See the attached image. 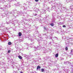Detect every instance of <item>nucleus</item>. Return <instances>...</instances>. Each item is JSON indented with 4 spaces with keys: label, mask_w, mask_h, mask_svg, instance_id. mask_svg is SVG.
Segmentation results:
<instances>
[{
    "label": "nucleus",
    "mask_w": 73,
    "mask_h": 73,
    "mask_svg": "<svg viewBox=\"0 0 73 73\" xmlns=\"http://www.w3.org/2000/svg\"><path fill=\"white\" fill-rule=\"evenodd\" d=\"M0 66L1 68H2L4 71H6L7 67L5 65V62H1L0 63Z\"/></svg>",
    "instance_id": "f257e3e1"
},
{
    "label": "nucleus",
    "mask_w": 73,
    "mask_h": 73,
    "mask_svg": "<svg viewBox=\"0 0 73 73\" xmlns=\"http://www.w3.org/2000/svg\"><path fill=\"white\" fill-rule=\"evenodd\" d=\"M52 9H55L54 11H56V12L57 13H60V9L58 8V7L56 6H56H52V7H51Z\"/></svg>",
    "instance_id": "f03ea898"
},
{
    "label": "nucleus",
    "mask_w": 73,
    "mask_h": 73,
    "mask_svg": "<svg viewBox=\"0 0 73 73\" xmlns=\"http://www.w3.org/2000/svg\"><path fill=\"white\" fill-rule=\"evenodd\" d=\"M37 41L39 42V43H38V45H37V47H35V49H37V50H40V48H41V46L40 45V41H41V40H37Z\"/></svg>",
    "instance_id": "7ed1b4c3"
},
{
    "label": "nucleus",
    "mask_w": 73,
    "mask_h": 73,
    "mask_svg": "<svg viewBox=\"0 0 73 73\" xmlns=\"http://www.w3.org/2000/svg\"><path fill=\"white\" fill-rule=\"evenodd\" d=\"M43 36H45V38H46V39H47L48 38H49L50 39H52V38H51V37H50V36H46V34H44L43 35Z\"/></svg>",
    "instance_id": "20e7f679"
},
{
    "label": "nucleus",
    "mask_w": 73,
    "mask_h": 73,
    "mask_svg": "<svg viewBox=\"0 0 73 73\" xmlns=\"http://www.w3.org/2000/svg\"><path fill=\"white\" fill-rule=\"evenodd\" d=\"M27 37L28 38H29V40H30L31 41H33L34 40V39H33L32 38V37L31 36H30L29 35H27Z\"/></svg>",
    "instance_id": "39448f33"
},
{
    "label": "nucleus",
    "mask_w": 73,
    "mask_h": 73,
    "mask_svg": "<svg viewBox=\"0 0 73 73\" xmlns=\"http://www.w3.org/2000/svg\"><path fill=\"white\" fill-rule=\"evenodd\" d=\"M21 9L23 10V11H25L27 10V7L23 6L22 7Z\"/></svg>",
    "instance_id": "423d86ee"
},
{
    "label": "nucleus",
    "mask_w": 73,
    "mask_h": 73,
    "mask_svg": "<svg viewBox=\"0 0 73 73\" xmlns=\"http://www.w3.org/2000/svg\"><path fill=\"white\" fill-rule=\"evenodd\" d=\"M41 13H42H42H46V10L42 9L41 11Z\"/></svg>",
    "instance_id": "0eeeda50"
},
{
    "label": "nucleus",
    "mask_w": 73,
    "mask_h": 73,
    "mask_svg": "<svg viewBox=\"0 0 73 73\" xmlns=\"http://www.w3.org/2000/svg\"><path fill=\"white\" fill-rule=\"evenodd\" d=\"M52 41H54V40H58V38L56 37H52Z\"/></svg>",
    "instance_id": "6e6552de"
},
{
    "label": "nucleus",
    "mask_w": 73,
    "mask_h": 73,
    "mask_svg": "<svg viewBox=\"0 0 73 73\" xmlns=\"http://www.w3.org/2000/svg\"><path fill=\"white\" fill-rule=\"evenodd\" d=\"M18 14V15H23V13H22V11H21L20 12H18L17 13Z\"/></svg>",
    "instance_id": "1a4fd4ad"
},
{
    "label": "nucleus",
    "mask_w": 73,
    "mask_h": 73,
    "mask_svg": "<svg viewBox=\"0 0 73 73\" xmlns=\"http://www.w3.org/2000/svg\"><path fill=\"white\" fill-rule=\"evenodd\" d=\"M1 15L3 17H5L7 16V14L5 13H1Z\"/></svg>",
    "instance_id": "9d476101"
},
{
    "label": "nucleus",
    "mask_w": 73,
    "mask_h": 73,
    "mask_svg": "<svg viewBox=\"0 0 73 73\" xmlns=\"http://www.w3.org/2000/svg\"><path fill=\"white\" fill-rule=\"evenodd\" d=\"M56 20V19H55V17H52V23H54L55 22V20Z\"/></svg>",
    "instance_id": "9b49d317"
},
{
    "label": "nucleus",
    "mask_w": 73,
    "mask_h": 73,
    "mask_svg": "<svg viewBox=\"0 0 73 73\" xmlns=\"http://www.w3.org/2000/svg\"><path fill=\"white\" fill-rule=\"evenodd\" d=\"M70 8L72 9H73V6L72 5V4H71L70 5Z\"/></svg>",
    "instance_id": "f8f14e48"
},
{
    "label": "nucleus",
    "mask_w": 73,
    "mask_h": 73,
    "mask_svg": "<svg viewBox=\"0 0 73 73\" xmlns=\"http://www.w3.org/2000/svg\"><path fill=\"white\" fill-rule=\"evenodd\" d=\"M19 36H21L22 35V34L21 32H19L18 33Z\"/></svg>",
    "instance_id": "ddd939ff"
},
{
    "label": "nucleus",
    "mask_w": 73,
    "mask_h": 73,
    "mask_svg": "<svg viewBox=\"0 0 73 73\" xmlns=\"http://www.w3.org/2000/svg\"><path fill=\"white\" fill-rule=\"evenodd\" d=\"M11 11L7 13V15H11Z\"/></svg>",
    "instance_id": "4468645a"
},
{
    "label": "nucleus",
    "mask_w": 73,
    "mask_h": 73,
    "mask_svg": "<svg viewBox=\"0 0 73 73\" xmlns=\"http://www.w3.org/2000/svg\"><path fill=\"white\" fill-rule=\"evenodd\" d=\"M11 11L7 13V15H11Z\"/></svg>",
    "instance_id": "2eb2a0df"
},
{
    "label": "nucleus",
    "mask_w": 73,
    "mask_h": 73,
    "mask_svg": "<svg viewBox=\"0 0 73 73\" xmlns=\"http://www.w3.org/2000/svg\"><path fill=\"white\" fill-rule=\"evenodd\" d=\"M18 58H19V59H20L21 60H22V57L20 55L18 56Z\"/></svg>",
    "instance_id": "dca6fc26"
},
{
    "label": "nucleus",
    "mask_w": 73,
    "mask_h": 73,
    "mask_svg": "<svg viewBox=\"0 0 73 73\" xmlns=\"http://www.w3.org/2000/svg\"><path fill=\"white\" fill-rule=\"evenodd\" d=\"M69 41H66L65 42V44H68V43H69Z\"/></svg>",
    "instance_id": "f3484780"
},
{
    "label": "nucleus",
    "mask_w": 73,
    "mask_h": 73,
    "mask_svg": "<svg viewBox=\"0 0 73 73\" xmlns=\"http://www.w3.org/2000/svg\"><path fill=\"white\" fill-rule=\"evenodd\" d=\"M45 50H46V49H45V48H42L41 50H42V51H43V50L44 51H45Z\"/></svg>",
    "instance_id": "a211bd4d"
},
{
    "label": "nucleus",
    "mask_w": 73,
    "mask_h": 73,
    "mask_svg": "<svg viewBox=\"0 0 73 73\" xmlns=\"http://www.w3.org/2000/svg\"><path fill=\"white\" fill-rule=\"evenodd\" d=\"M41 67H40V66H38L37 68V70L38 69H40Z\"/></svg>",
    "instance_id": "6ab92c4d"
},
{
    "label": "nucleus",
    "mask_w": 73,
    "mask_h": 73,
    "mask_svg": "<svg viewBox=\"0 0 73 73\" xmlns=\"http://www.w3.org/2000/svg\"><path fill=\"white\" fill-rule=\"evenodd\" d=\"M72 0H66L67 3H69L70 1H72Z\"/></svg>",
    "instance_id": "aec40b11"
},
{
    "label": "nucleus",
    "mask_w": 73,
    "mask_h": 73,
    "mask_svg": "<svg viewBox=\"0 0 73 73\" xmlns=\"http://www.w3.org/2000/svg\"><path fill=\"white\" fill-rule=\"evenodd\" d=\"M73 50H71V52H70V54H71L72 55H73Z\"/></svg>",
    "instance_id": "412c9836"
},
{
    "label": "nucleus",
    "mask_w": 73,
    "mask_h": 73,
    "mask_svg": "<svg viewBox=\"0 0 73 73\" xmlns=\"http://www.w3.org/2000/svg\"><path fill=\"white\" fill-rule=\"evenodd\" d=\"M11 44H12V43L11 42H9L8 43V44L9 45H11Z\"/></svg>",
    "instance_id": "4be33fe9"
},
{
    "label": "nucleus",
    "mask_w": 73,
    "mask_h": 73,
    "mask_svg": "<svg viewBox=\"0 0 73 73\" xmlns=\"http://www.w3.org/2000/svg\"><path fill=\"white\" fill-rule=\"evenodd\" d=\"M31 21H32V19H29L27 20V21L29 22H31Z\"/></svg>",
    "instance_id": "5701e85b"
},
{
    "label": "nucleus",
    "mask_w": 73,
    "mask_h": 73,
    "mask_svg": "<svg viewBox=\"0 0 73 73\" xmlns=\"http://www.w3.org/2000/svg\"><path fill=\"white\" fill-rule=\"evenodd\" d=\"M25 25H29V24L28 23H26V22H25Z\"/></svg>",
    "instance_id": "b1692460"
},
{
    "label": "nucleus",
    "mask_w": 73,
    "mask_h": 73,
    "mask_svg": "<svg viewBox=\"0 0 73 73\" xmlns=\"http://www.w3.org/2000/svg\"><path fill=\"white\" fill-rule=\"evenodd\" d=\"M17 13H15L14 14V16H15V17H16L17 16Z\"/></svg>",
    "instance_id": "393cba45"
},
{
    "label": "nucleus",
    "mask_w": 73,
    "mask_h": 73,
    "mask_svg": "<svg viewBox=\"0 0 73 73\" xmlns=\"http://www.w3.org/2000/svg\"><path fill=\"white\" fill-rule=\"evenodd\" d=\"M15 12H14V11H12L11 12V15H14L15 14Z\"/></svg>",
    "instance_id": "a878e982"
},
{
    "label": "nucleus",
    "mask_w": 73,
    "mask_h": 73,
    "mask_svg": "<svg viewBox=\"0 0 73 73\" xmlns=\"http://www.w3.org/2000/svg\"><path fill=\"white\" fill-rule=\"evenodd\" d=\"M50 25H51L52 27H53L54 26V24L52 23L50 24Z\"/></svg>",
    "instance_id": "bb28decb"
},
{
    "label": "nucleus",
    "mask_w": 73,
    "mask_h": 73,
    "mask_svg": "<svg viewBox=\"0 0 73 73\" xmlns=\"http://www.w3.org/2000/svg\"><path fill=\"white\" fill-rule=\"evenodd\" d=\"M8 4L7 3H6L5 5V7H6L7 8V7L8 6Z\"/></svg>",
    "instance_id": "cd10ccee"
},
{
    "label": "nucleus",
    "mask_w": 73,
    "mask_h": 73,
    "mask_svg": "<svg viewBox=\"0 0 73 73\" xmlns=\"http://www.w3.org/2000/svg\"><path fill=\"white\" fill-rule=\"evenodd\" d=\"M58 56V54H56L55 55V57H57Z\"/></svg>",
    "instance_id": "c85d7f7f"
},
{
    "label": "nucleus",
    "mask_w": 73,
    "mask_h": 73,
    "mask_svg": "<svg viewBox=\"0 0 73 73\" xmlns=\"http://www.w3.org/2000/svg\"><path fill=\"white\" fill-rule=\"evenodd\" d=\"M10 7H11V5L9 4H8L7 5V8H10Z\"/></svg>",
    "instance_id": "c756f323"
},
{
    "label": "nucleus",
    "mask_w": 73,
    "mask_h": 73,
    "mask_svg": "<svg viewBox=\"0 0 73 73\" xmlns=\"http://www.w3.org/2000/svg\"><path fill=\"white\" fill-rule=\"evenodd\" d=\"M45 70L44 68H42L41 69V71L42 72H44V71Z\"/></svg>",
    "instance_id": "7c9ffc66"
},
{
    "label": "nucleus",
    "mask_w": 73,
    "mask_h": 73,
    "mask_svg": "<svg viewBox=\"0 0 73 73\" xmlns=\"http://www.w3.org/2000/svg\"><path fill=\"white\" fill-rule=\"evenodd\" d=\"M68 61L64 62V64H68Z\"/></svg>",
    "instance_id": "2f4dec72"
},
{
    "label": "nucleus",
    "mask_w": 73,
    "mask_h": 73,
    "mask_svg": "<svg viewBox=\"0 0 73 73\" xmlns=\"http://www.w3.org/2000/svg\"><path fill=\"white\" fill-rule=\"evenodd\" d=\"M38 36L39 37H40V38L42 39V36L40 35H39Z\"/></svg>",
    "instance_id": "473e14b6"
},
{
    "label": "nucleus",
    "mask_w": 73,
    "mask_h": 73,
    "mask_svg": "<svg viewBox=\"0 0 73 73\" xmlns=\"http://www.w3.org/2000/svg\"><path fill=\"white\" fill-rule=\"evenodd\" d=\"M62 9L63 11H65V10H66V9H65V7H63V8H62Z\"/></svg>",
    "instance_id": "72a5a7b5"
},
{
    "label": "nucleus",
    "mask_w": 73,
    "mask_h": 73,
    "mask_svg": "<svg viewBox=\"0 0 73 73\" xmlns=\"http://www.w3.org/2000/svg\"><path fill=\"white\" fill-rule=\"evenodd\" d=\"M16 67L17 68H20V66H19V65L18 64V66H17Z\"/></svg>",
    "instance_id": "f704fd0d"
},
{
    "label": "nucleus",
    "mask_w": 73,
    "mask_h": 73,
    "mask_svg": "<svg viewBox=\"0 0 73 73\" xmlns=\"http://www.w3.org/2000/svg\"><path fill=\"white\" fill-rule=\"evenodd\" d=\"M13 73H17V71H14L13 72Z\"/></svg>",
    "instance_id": "c9c22d12"
},
{
    "label": "nucleus",
    "mask_w": 73,
    "mask_h": 73,
    "mask_svg": "<svg viewBox=\"0 0 73 73\" xmlns=\"http://www.w3.org/2000/svg\"><path fill=\"white\" fill-rule=\"evenodd\" d=\"M46 10H47V11H48L49 12H50V10H49V8H47Z\"/></svg>",
    "instance_id": "e433bc0d"
},
{
    "label": "nucleus",
    "mask_w": 73,
    "mask_h": 73,
    "mask_svg": "<svg viewBox=\"0 0 73 73\" xmlns=\"http://www.w3.org/2000/svg\"><path fill=\"white\" fill-rule=\"evenodd\" d=\"M69 39H71V40H70V41H72L73 40V38H70Z\"/></svg>",
    "instance_id": "4c0bfd02"
},
{
    "label": "nucleus",
    "mask_w": 73,
    "mask_h": 73,
    "mask_svg": "<svg viewBox=\"0 0 73 73\" xmlns=\"http://www.w3.org/2000/svg\"><path fill=\"white\" fill-rule=\"evenodd\" d=\"M12 68H13V69H14V68H15V66L13 65H12Z\"/></svg>",
    "instance_id": "58836bf2"
},
{
    "label": "nucleus",
    "mask_w": 73,
    "mask_h": 73,
    "mask_svg": "<svg viewBox=\"0 0 73 73\" xmlns=\"http://www.w3.org/2000/svg\"><path fill=\"white\" fill-rule=\"evenodd\" d=\"M62 27L63 28H66V26H65V25H63L62 26Z\"/></svg>",
    "instance_id": "ea45409f"
},
{
    "label": "nucleus",
    "mask_w": 73,
    "mask_h": 73,
    "mask_svg": "<svg viewBox=\"0 0 73 73\" xmlns=\"http://www.w3.org/2000/svg\"><path fill=\"white\" fill-rule=\"evenodd\" d=\"M65 49L66 50H67L68 49V47H66V48H65Z\"/></svg>",
    "instance_id": "a19ab883"
},
{
    "label": "nucleus",
    "mask_w": 73,
    "mask_h": 73,
    "mask_svg": "<svg viewBox=\"0 0 73 73\" xmlns=\"http://www.w3.org/2000/svg\"><path fill=\"white\" fill-rule=\"evenodd\" d=\"M5 29H6V30H7H7H8V29H8V28L6 27Z\"/></svg>",
    "instance_id": "79ce46f5"
},
{
    "label": "nucleus",
    "mask_w": 73,
    "mask_h": 73,
    "mask_svg": "<svg viewBox=\"0 0 73 73\" xmlns=\"http://www.w3.org/2000/svg\"><path fill=\"white\" fill-rule=\"evenodd\" d=\"M68 64H70V65H71V63H70V62H69L68 61Z\"/></svg>",
    "instance_id": "37998d69"
},
{
    "label": "nucleus",
    "mask_w": 73,
    "mask_h": 73,
    "mask_svg": "<svg viewBox=\"0 0 73 73\" xmlns=\"http://www.w3.org/2000/svg\"><path fill=\"white\" fill-rule=\"evenodd\" d=\"M44 30H46V28L45 27H44Z\"/></svg>",
    "instance_id": "c03bdc74"
},
{
    "label": "nucleus",
    "mask_w": 73,
    "mask_h": 73,
    "mask_svg": "<svg viewBox=\"0 0 73 73\" xmlns=\"http://www.w3.org/2000/svg\"><path fill=\"white\" fill-rule=\"evenodd\" d=\"M22 56H24L25 57H26V55L25 54H22Z\"/></svg>",
    "instance_id": "a18cd8bd"
},
{
    "label": "nucleus",
    "mask_w": 73,
    "mask_h": 73,
    "mask_svg": "<svg viewBox=\"0 0 73 73\" xmlns=\"http://www.w3.org/2000/svg\"><path fill=\"white\" fill-rule=\"evenodd\" d=\"M8 52V53H10V52H11V50H9Z\"/></svg>",
    "instance_id": "49530a36"
},
{
    "label": "nucleus",
    "mask_w": 73,
    "mask_h": 73,
    "mask_svg": "<svg viewBox=\"0 0 73 73\" xmlns=\"http://www.w3.org/2000/svg\"><path fill=\"white\" fill-rule=\"evenodd\" d=\"M36 9H37V8H36V7H35L34 8V9H35L34 10L35 11V10H36Z\"/></svg>",
    "instance_id": "de8ad7c7"
},
{
    "label": "nucleus",
    "mask_w": 73,
    "mask_h": 73,
    "mask_svg": "<svg viewBox=\"0 0 73 73\" xmlns=\"http://www.w3.org/2000/svg\"><path fill=\"white\" fill-rule=\"evenodd\" d=\"M67 40H71V39H69V38L68 37L67 38Z\"/></svg>",
    "instance_id": "09e8293b"
},
{
    "label": "nucleus",
    "mask_w": 73,
    "mask_h": 73,
    "mask_svg": "<svg viewBox=\"0 0 73 73\" xmlns=\"http://www.w3.org/2000/svg\"><path fill=\"white\" fill-rule=\"evenodd\" d=\"M37 10H38V11H40V10L39 9H38V8L37 9Z\"/></svg>",
    "instance_id": "8fccbe9b"
},
{
    "label": "nucleus",
    "mask_w": 73,
    "mask_h": 73,
    "mask_svg": "<svg viewBox=\"0 0 73 73\" xmlns=\"http://www.w3.org/2000/svg\"><path fill=\"white\" fill-rule=\"evenodd\" d=\"M45 16H46V17H49V15H48L47 16V15H45Z\"/></svg>",
    "instance_id": "3c124183"
},
{
    "label": "nucleus",
    "mask_w": 73,
    "mask_h": 73,
    "mask_svg": "<svg viewBox=\"0 0 73 73\" xmlns=\"http://www.w3.org/2000/svg\"><path fill=\"white\" fill-rule=\"evenodd\" d=\"M35 1L36 2H37V1H38V0H35Z\"/></svg>",
    "instance_id": "603ef678"
},
{
    "label": "nucleus",
    "mask_w": 73,
    "mask_h": 73,
    "mask_svg": "<svg viewBox=\"0 0 73 73\" xmlns=\"http://www.w3.org/2000/svg\"><path fill=\"white\" fill-rule=\"evenodd\" d=\"M37 14H36L35 15L33 14V15H34V16H37Z\"/></svg>",
    "instance_id": "864d4df0"
},
{
    "label": "nucleus",
    "mask_w": 73,
    "mask_h": 73,
    "mask_svg": "<svg viewBox=\"0 0 73 73\" xmlns=\"http://www.w3.org/2000/svg\"><path fill=\"white\" fill-rule=\"evenodd\" d=\"M18 6H19V7H21V5H19Z\"/></svg>",
    "instance_id": "5fc2aeb1"
},
{
    "label": "nucleus",
    "mask_w": 73,
    "mask_h": 73,
    "mask_svg": "<svg viewBox=\"0 0 73 73\" xmlns=\"http://www.w3.org/2000/svg\"><path fill=\"white\" fill-rule=\"evenodd\" d=\"M11 23H12V24H13V25L15 24V23H14L12 22Z\"/></svg>",
    "instance_id": "6e6d98bb"
},
{
    "label": "nucleus",
    "mask_w": 73,
    "mask_h": 73,
    "mask_svg": "<svg viewBox=\"0 0 73 73\" xmlns=\"http://www.w3.org/2000/svg\"><path fill=\"white\" fill-rule=\"evenodd\" d=\"M6 19H7V20H9V18H7Z\"/></svg>",
    "instance_id": "4d7b16f0"
},
{
    "label": "nucleus",
    "mask_w": 73,
    "mask_h": 73,
    "mask_svg": "<svg viewBox=\"0 0 73 73\" xmlns=\"http://www.w3.org/2000/svg\"><path fill=\"white\" fill-rule=\"evenodd\" d=\"M19 4V3H15V4H16L17 5H18Z\"/></svg>",
    "instance_id": "13d9d810"
},
{
    "label": "nucleus",
    "mask_w": 73,
    "mask_h": 73,
    "mask_svg": "<svg viewBox=\"0 0 73 73\" xmlns=\"http://www.w3.org/2000/svg\"><path fill=\"white\" fill-rule=\"evenodd\" d=\"M24 5H26V4L25 3L24 4Z\"/></svg>",
    "instance_id": "bf43d9fd"
},
{
    "label": "nucleus",
    "mask_w": 73,
    "mask_h": 73,
    "mask_svg": "<svg viewBox=\"0 0 73 73\" xmlns=\"http://www.w3.org/2000/svg\"><path fill=\"white\" fill-rule=\"evenodd\" d=\"M26 16H28V14H27L26 15Z\"/></svg>",
    "instance_id": "052dcab7"
},
{
    "label": "nucleus",
    "mask_w": 73,
    "mask_h": 73,
    "mask_svg": "<svg viewBox=\"0 0 73 73\" xmlns=\"http://www.w3.org/2000/svg\"><path fill=\"white\" fill-rule=\"evenodd\" d=\"M7 24H9V23L7 22Z\"/></svg>",
    "instance_id": "680f3d73"
},
{
    "label": "nucleus",
    "mask_w": 73,
    "mask_h": 73,
    "mask_svg": "<svg viewBox=\"0 0 73 73\" xmlns=\"http://www.w3.org/2000/svg\"><path fill=\"white\" fill-rule=\"evenodd\" d=\"M36 11H38V10H37V9H36Z\"/></svg>",
    "instance_id": "e2e57ef3"
},
{
    "label": "nucleus",
    "mask_w": 73,
    "mask_h": 73,
    "mask_svg": "<svg viewBox=\"0 0 73 73\" xmlns=\"http://www.w3.org/2000/svg\"><path fill=\"white\" fill-rule=\"evenodd\" d=\"M20 73H23V72H21Z\"/></svg>",
    "instance_id": "0e129e2a"
},
{
    "label": "nucleus",
    "mask_w": 73,
    "mask_h": 73,
    "mask_svg": "<svg viewBox=\"0 0 73 73\" xmlns=\"http://www.w3.org/2000/svg\"><path fill=\"white\" fill-rule=\"evenodd\" d=\"M36 13H37L38 12V11H36Z\"/></svg>",
    "instance_id": "69168bd1"
},
{
    "label": "nucleus",
    "mask_w": 73,
    "mask_h": 73,
    "mask_svg": "<svg viewBox=\"0 0 73 73\" xmlns=\"http://www.w3.org/2000/svg\"><path fill=\"white\" fill-rule=\"evenodd\" d=\"M0 73H2V72H1H1H0Z\"/></svg>",
    "instance_id": "338daca9"
},
{
    "label": "nucleus",
    "mask_w": 73,
    "mask_h": 73,
    "mask_svg": "<svg viewBox=\"0 0 73 73\" xmlns=\"http://www.w3.org/2000/svg\"><path fill=\"white\" fill-rule=\"evenodd\" d=\"M67 56H69V55H68H68H67Z\"/></svg>",
    "instance_id": "774afa93"
}]
</instances>
